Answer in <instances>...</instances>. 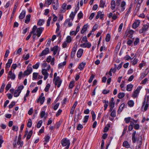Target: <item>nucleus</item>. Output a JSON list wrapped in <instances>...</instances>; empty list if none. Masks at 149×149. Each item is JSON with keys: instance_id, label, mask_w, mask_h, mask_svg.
Wrapping results in <instances>:
<instances>
[{"instance_id": "nucleus-49", "label": "nucleus", "mask_w": 149, "mask_h": 149, "mask_svg": "<svg viewBox=\"0 0 149 149\" xmlns=\"http://www.w3.org/2000/svg\"><path fill=\"white\" fill-rule=\"evenodd\" d=\"M80 88V86H77L74 92V94H76L78 92Z\"/></svg>"}, {"instance_id": "nucleus-10", "label": "nucleus", "mask_w": 149, "mask_h": 149, "mask_svg": "<svg viewBox=\"0 0 149 149\" xmlns=\"http://www.w3.org/2000/svg\"><path fill=\"white\" fill-rule=\"evenodd\" d=\"M49 52L48 48H46L44 50H43L42 52L39 55V56H42L44 55L47 54Z\"/></svg>"}, {"instance_id": "nucleus-33", "label": "nucleus", "mask_w": 149, "mask_h": 149, "mask_svg": "<svg viewBox=\"0 0 149 149\" xmlns=\"http://www.w3.org/2000/svg\"><path fill=\"white\" fill-rule=\"evenodd\" d=\"M135 57V55L133 57V58L134 59L132 61V65H135L136 64L138 61V60L136 58V57L134 58V57Z\"/></svg>"}, {"instance_id": "nucleus-29", "label": "nucleus", "mask_w": 149, "mask_h": 149, "mask_svg": "<svg viewBox=\"0 0 149 149\" xmlns=\"http://www.w3.org/2000/svg\"><path fill=\"white\" fill-rule=\"evenodd\" d=\"M66 64V61H64L63 63H59L58 65V67L59 68H62Z\"/></svg>"}, {"instance_id": "nucleus-22", "label": "nucleus", "mask_w": 149, "mask_h": 149, "mask_svg": "<svg viewBox=\"0 0 149 149\" xmlns=\"http://www.w3.org/2000/svg\"><path fill=\"white\" fill-rule=\"evenodd\" d=\"M133 86L131 84H129L127 86V91H131L133 87Z\"/></svg>"}, {"instance_id": "nucleus-12", "label": "nucleus", "mask_w": 149, "mask_h": 149, "mask_svg": "<svg viewBox=\"0 0 149 149\" xmlns=\"http://www.w3.org/2000/svg\"><path fill=\"white\" fill-rule=\"evenodd\" d=\"M146 102L149 103V95H145L144 98V100L143 103V105L142 106V108H143L144 105L146 104Z\"/></svg>"}, {"instance_id": "nucleus-41", "label": "nucleus", "mask_w": 149, "mask_h": 149, "mask_svg": "<svg viewBox=\"0 0 149 149\" xmlns=\"http://www.w3.org/2000/svg\"><path fill=\"white\" fill-rule=\"evenodd\" d=\"M50 138V137L48 135L46 136L44 138V141H46L47 142H48L49 141Z\"/></svg>"}, {"instance_id": "nucleus-45", "label": "nucleus", "mask_w": 149, "mask_h": 149, "mask_svg": "<svg viewBox=\"0 0 149 149\" xmlns=\"http://www.w3.org/2000/svg\"><path fill=\"white\" fill-rule=\"evenodd\" d=\"M70 19L69 18H68L66 19L64 23L63 24V25L64 26H66L67 25V24H68V23L70 22Z\"/></svg>"}, {"instance_id": "nucleus-36", "label": "nucleus", "mask_w": 149, "mask_h": 149, "mask_svg": "<svg viewBox=\"0 0 149 149\" xmlns=\"http://www.w3.org/2000/svg\"><path fill=\"white\" fill-rule=\"evenodd\" d=\"M33 32H34V29H32V31L30 32L29 34L26 37V40H28L29 39V38H30L31 37V34H32V33H33Z\"/></svg>"}, {"instance_id": "nucleus-64", "label": "nucleus", "mask_w": 149, "mask_h": 149, "mask_svg": "<svg viewBox=\"0 0 149 149\" xmlns=\"http://www.w3.org/2000/svg\"><path fill=\"white\" fill-rule=\"evenodd\" d=\"M83 13L81 11L78 14V18L79 19H81L83 16Z\"/></svg>"}, {"instance_id": "nucleus-16", "label": "nucleus", "mask_w": 149, "mask_h": 149, "mask_svg": "<svg viewBox=\"0 0 149 149\" xmlns=\"http://www.w3.org/2000/svg\"><path fill=\"white\" fill-rule=\"evenodd\" d=\"M26 15V11L24 10H23L21 12V13L20 14L19 16V18L20 19H23Z\"/></svg>"}, {"instance_id": "nucleus-13", "label": "nucleus", "mask_w": 149, "mask_h": 149, "mask_svg": "<svg viewBox=\"0 0 149 149\" xmlns=\"http://www.w3.org/2000/svg\"><path fill=\"white\" fill-rule=\"evenodd\" d=\"M8 74L10 76H8V78H9L11 79L12 80H14L15 79V74L13 73L12 72V70H10L8 73Z\"/></svg>"}, {"instance_id": "nucleus-59", "label": "nucleus", "mask_w": 149, "mask_h": 149, "mask_svg": "<svg viewBox=\"0 0 149 149\" xmlns=\"http://www.w3.org/2000/svg\"><path fill=\"white\" fill-rule=\"evenodd\" d=\"M74 82L73 81H71L69 85V87L70 88H72L74 86Z\"/></svg>"}, {"instance_id": "nucleus-61", "label": "nucleus", "mask_w": 149, "mask_h": 149, "mask_svg": "<svg viewBox=\"0 0 149 149\" xmlns=\"http://www.w3.org/2000/svg\"><path fill=\"white\" fill-rule=\"evenodd\" d=\"M83 126L82 125L80 124H79L77 127V129L78 130H80L83 128Z\"/></svg>"}, {"instance_id": "nucleus-14", "label": "nucleus", "mask_w": 149, "mask_h": 149, "mask_svg": "<svg viewBox=\"0 0 149 149\" xmlns=\"http://www.w3.org/2000/svg\"><path fill=\"white\" fill-rule=\"evenodd\" d=\"M140 23V21L138 20L133 23L132 25V27L133 28L135 29L139 26Z\"/></svg>"}, {"instance_id": "nucleus-5", "label": "nucleus", "mask_w": 149, "mask_h": 149, "mask_svg": "<svg viewBox=\"0 0 149 149\" xmlns=\"http://www.w3.org/2000/svg\"><path fill=\"white\" fill-rule=\"evenodd\" d=\"M141 89V87L140 86H139L137 87L136 89L134 91L133 94L132 95V97L133 98H135L138 97Z\"/></svg>"}, {"instance_id": "nucleus-48", "label": "nucleus", "mask_w": 149, "mask_h": 149, "mask_svg": "<svg viewBox=\"0 0 149 149\" xmlns=\"http://www.w3.org/2000/svg\"><path fill=\"white\" fill-rule=\"evenodd\" d=\"M42 123V121L41 120H39L36 126L38 128H40L41 126Z\"/></svg>"}, {"instance_id": "nucleus-2", "label": "nucleus", "mask_w": 149, "mask_h": 149, "mask_svg": "<svg viewBox=\"0 0 149 149\" xmlns=\"http://www.w3.org/2000/svg\"><path fill=\"white\" fill-rule=\"evenodd\" d=\"M136 134V131L132 133V142L133 143H135L136 141L139 142V148H141V145L142 144V139L141 136H139L138 139L135 137V135Z\"/></svg>"}, {"instance_id": "nucleus-60", "label": "nucleus", "mask_w": 149, "mask_h": 149, "mask_svg": "<svg viewBox=\"0 0 149 149\" xmlns=\"http://www.w3.org/2000/svg\"><path fill=\"white\" fill-rule=\"evenodd\" d=\"M17 144L18 145H20V146L22 147L23 144V141H21V140H17Z\"/></svg>"}, {"instance_id": "nucleus-44", "label": "nucleus", "mask_w": 149, "mask_h": 149, "mask_svg": "<svg viewBox=\"0 0 149 149\" xmlns=\"http://www.w3.org/2000/svg\"><path fill=\"white\" fill-rule=\"evenodd\" d=\"M40 63L39 62H37L35 65L33 66V68L34 69H37Z\"/></svg>"}, {"instance_id": "nucleus-7", "label": "nucleus", "mask_w": 149, "mask_h": 149, "mask_svg": "<svg viewBox=\"0 0 149 149\" xmlns=\"http://www.w3.org/2000/svg\"><path fill=\"white\" fill-rule=\"evenodd\" d=\"M52 4L53 8L54 10L57 9L59 6L58 0H52Z\"/></svg>"}, {"instance_id": "nucleus-27", "label": "nucleus", "mask_w": 149, "mask_h": 149, "mask_svg": "<svg viewBox=\"0 0 149 149\" xmlns=\"http://www.w3.org/2000/svg\"><path fill=\"white\" fill-rule=\"evenodd\" d=\"M18 5V3H15V6H14V7L13 9V12H12V15L13 16L14 15V14L15 12L16 9Z\"/></svg>"}, {"instance_id": "nucleus-40", "label": "nucleus", "mask_w": 149, "mask_h": 149, "mask_svg": "<svg viewBox=\"0 0 149 149\" xmlns=\"http://www.w3.org/2000/svg\"><path fill=\"white\" fill-rule=\"evenodd\" d=\"M50 85L49 84H47L46 85V86L45 88V91L46 92H47L48 91L50 87Z\"/></svg>"}, {"instance_id": "nucleus-54", "label": "nucleus", "mask_w": 149, "mask_h": 149, "mask_svg": "<svg viewBox=\"0 0 149 149\" xmlns=\"http://www.w3.org/2000/svg\"><path fill=\"white\" fill-rule=\"evenodd\" d=\"M56 25L57 26V28L56 30V32L57 33L58 32L60 29V25L58 23H56Z\"/></svg>"}, {"instance_id": "nucleus-17", "label": "nucleus", "mask_w": 149, "mask_h": 149, "mask_svg": "<svg viewBox=\"0 0 149 149\" xmlns=\"http://www.w3.org/2000/svg\"><path fill=\"white\" fill-rule=\"evenodd\" d=\"M45 100V97H39L38 99L37 100L36 102H40V103L41 104H43Z\"/></svg>"}, {"instance_id": "nucleus-42", "label": "nucleus", "mask_w": 149, "mask_h": 149, "mask_svg": "<svg viewBox=\"0 0 149 149\" xmlns=\"http://www.w3.org/2000/svg\"><path fill=\"white\" fill-rule=\"evenodd\" d=\"M110 35L109 33H108L106 36L105 40L107 42H109L110 40Z\"/></svg>"}, {"instance_id": "nucleus-19", "label": "nucleus", "mask_w": 149, "mask_h": 149, "mask_svg": "<svg viewBox=\"0 0 149 149\" xmlns=\"http://www.w3.org/2000/svg\"><path fill=\"white\" fill-rule=\"evenodd\" d=\"M111 8L112 10H113L115 8L116 3L114 0H112L111 3Z\"/></svg>"}, {"instance_id": "nucleus-21", "label": "nucleus", "mask_w": 149, "mask_h": 149, "mask_svg": "<svg viewBox=\"0 0 149 149\" xmlns=\"http://www.w3.org/2000/svg\"><path fill=\"white\" fill-rule=\"evenodd\" d=\"M86 63H85L82 62L80 64L78 68L80 70H83L84 67L85 65H86Z\"/></svg>"}, {"instance_id": "nucleus-26", "label": "nucleus", "mask_w": 149, "mask_h": 149, "mask_svg": "<svg viewBox=\"0 0 149 149\" xmlns=\"http://www.w3.org/2000/svg\"><path fill=\"white\" fill-rule=\"evenodd\" d=\"M88 26L87 25H85L83 26L82 30L81 31V33H83L85 31H86L87 29Z\"/></svg>"}, {"instance_id": "nucleus-38", "label": "nucleus", "mask_w": 149, "mask_h": 149, "mask_svg": "<svg viewBox=\"0 0 149 149\" xmlns=\"http://www.w3.org/2000/svg\"><path fill=\"white\" fill-rule=\"evenodd\" d=\"M128 104L130 107H132L134 106V102L133 100H130L128 102Z\"/></svg>"}, {"instance_id": "nucleus-11", "label": "nucleus", "mask_w": 149, "mask_h": 149, "mask_svg": "<svg viewBox=\"0 0 149 149\" xmlns=\"http://www.w3.org/2000/svg\"><path fill=\"white\" fill-rule=\"evenodd\" d=\"M87 43H84L81 45V46L83 48L87 47L90 48L91 46V43L88 42H87Z\"/></svg>"}, {"instance_id": "nucleus-32", "label": "nucleus", "mask_w": 149, "mask_h": 149, "mask_svg": "<svg viewBox=\"0 0 149 149\" xmlns=\"http://www.w3.org/2000/svg\"><path fill=\"white\" fill-rule=\"evenodd\" d=\"M111 116L113 117H115L116 116V111L115 109H113L111 112Z\"/></svg>"}, {"instance_id": "nucleus-28", "label": "nucleus", "mask_w": 149, "mask_h": 149, "mask_svg": "<svg viewBox=\"0 0 149 149\" xmlns=\"http://www.w3.org/2000/svg\"><path fill=\"white\" fill-rule=\"evenodd\" d=\"M125 96V94L123 93H119L118 95V97L119 99H121Z\"/></svg>"}, {"instance_id": "nucleus-25", "label": "nucleus", "mask_w": 149, "mask_h": 149, "mask_svg": "<svg viewBox=\"0 0 149 149\" xmlns=\"http://www.w3.org/2000/svg\"><path fill=\"white\" fill-rule=\"evenodd\" d=\"M105 2L102 0H100L99 7L101 8H104L105 6Z\"/></svg>"}, {"instance_id": "nucleus-37", "label": "nucleus", "mask_w": 149, "mask_h": 149, "mask_svg": "<svg viewBox=\"0 0 149 149\" xmlns=\"http://www.w3.org/2000/svg\"><path fill=\"white\" fill-rule=\"evenodd\" d=\"M140 40L139 39V38H137L135 39V40L134 42V46L138 44Z\"/></svg>"}, {"instance_id": "nucleus-24", "label": "nucleus", "mask_w": 149, "mask_h": 149, "mask_svg": "<svg viewBox=\"0 0 149 149\" xmlns=\"http://www.w3.org/2000/svg\"><path fill=\"white\" fill-rule=\"evenodd\" d=\"M31 15L29 14L26 16V19L25 20V23H28L30 21V19L31 18Z\"/></svg>"}, {"instance_id": "nucleus-63", "label": "nucleus", "mask_w": 149, "mask_h": 149, "mask_svg": "<svg viewBox=\"0 0 149 149\" xmlns=\"http://www.w3.org/2000/svg\"><path fill=\"white\" fill-rule=\"evenodd\" d=\"M66 42H70L71 41V37L70 36H68L67 37Z\"/></svg>"}, {"instance_id": "nucleus-6", "label": "nucleus", "mask_w": 149, "mask_h": 149, "mask_svg": "<svg viewBox=\"0 0 149 149\" xmlns=\"http://www.w3.org/2000/svg\"><path fill=\"white\" fill-rule=\"evenodd\" d=\"M32 72V69L31 67L27 66V69L24 72L23 75L24 76L28 75Z\"/></svg>"}, {"instance_id": "nucleus-62", "label": "nucleus", "mask_w": 149, "mask_h": 149, "mask_svg": "<svg viewBox=\"0 0 149 149\" xmlns=\"http://www.w3.org/2000/svg\"><path fill=\"white\" fill-rule=\"evenodd\" d=\"M123 26V23H121L120 25H119V26L118 28V31L119 32H120L121 31V30L122 29V27Z\"/></svg>"}, {"instance_id": "nucleus-52", "label": "nucleus", "mask_w": 149, "mask_h": 149, "mask_svg": "<svg viewBox=\"0 0 149 149\" xmlns=\"http://www.w3.org/2000/svg\"><path fill=\"white\" fill-rule=\"evenodd\" d=\"M89 118V116H84V121L83 122L84 123H86L88 120Z\"/></svg>"}, {"instance_id": "nucleus-47", "label": "nucleus", "mask_w": 149, "mask_h": 149, "mask_svg": "<svg viewBox=\"0 0 149 149\" xmlns=\"http://www.w3.org/2000/svg\"><path fill=\"white\" fill-rule=\"evenodd\" d=\"M42 73L43 75L48 74V73L47 72V70L45 69H42Z\"/></svg>"}, {"instance_id": "nucleus-8", "label": "nucleus", "mask_w": 149, "mask_h": 149, "mask_svg": "<svg viewBox=\"0 0 149 149\" xmlns=\"http://www.w3.org/2000/svg\"><path fill=\"white\" fill-rule=\"evenodd\" d=\"M104 15V14L102 13L101 11H99L97 13V14L95 17V19H97L99 18V17H100V19H103Z\"/></svg>"}, {"instance_id": "nucleus-51", "label": "nucleus", "mask_w": 149, "mask_h": 149, "mask_svg": "<svg viewBox=\"0 0 149 149\" xmlns=\"http://www.w3.org/2000/svg\"><path fill=\"white\" fill-rule=\"evenodd\" d=\"M22 49L21 48H19L16 51V55L18 54L19 55L20 54V53L22 51Z\"/></svg>"}, {"instance_id": "nucleus-9", "label": "nucleus", "mask_w": 149, "mask_h": 149, "mask_svg": "<svg viewBox=\"0 0 149 149\" xmlns=\"http://www.w3.org/2000/svg\"><path fill=\"white\" fill-rule=\"evenodd\" d=\"M134 31L132 30H127L126 36H128V35H130L128 36V37L130 38H132L133 37V35L134 33Z\"/></svg>"}, {"instance_id": "nucleus-53", "label": "nucleus", "mask_w": 149, "mask_h": 149, "mask_svg": "<svg viewBox=\"0 0 149 149\" xmlns=\"http://www.w3.org/2000/svg\"><path fill=\"white\" fill-rule=\"evenodd\" d=\"M58 47L57 46H55L53 48H51V51H58Z\"/></svg>"}, {"instance_id": "nucleus-31", "label": "nucleus", "mask_w": 149, "mask_h": 149, "mask_svg": "<svg viewBox=\"0 0 149 149\" xmlns=\"http://www.w3.org/2000/svg\"><path fill=\"white\" fill-rule=\"evenodd\" d=\"M32 121L31 119L29 118L28 120V122L27 124V126L28 127L30 128L32 126Z\"/></svg>"}, {"instance_id": "nucleus-30", "label": "nucleus", "mask_w": 149, "mask_h": 149, "mask_svg": "<svg viewBox=\"0 0 149 149\" xmlns=\"http://www.w3.org/2000/svg\"><path fill=\"white\" fill-rule=\"evenodd\" d=\"M33 134V131L31 130L29 132L27 136L26 139L27 140L29 139L31 136Z\"/></svg>"}, {"instance_id": "nucleus-56", "label": "nucleus", "mask_w": 149, "mask_h": 149, "mask_svg": "<svg viewBox=\"0 0 149 149\" xmlns=\"http://www.w3.org/2000/svg\"><path fill=\"white\" fill-rule=\"evenodd\" d=\"M38 74V73L36 72H34L33 73V79H37Z\"/></svg>"}, {"instance_id": "nucleus-15", "label": "nucleus", "mask_w": 149, "mask_h": 149, "mask_svg": "<svg viewBox=\"0 0 149 149\" xmlns=\"http://www.w3.org/2000/svg\"><path fill=\"white\" fill-rule=\"evenodd\" d=\"M83 50L82 49H80L78 51L77 53V56L78 58L81 57L83 53Z\"/></svg>"}, {"instance_id": "nucleus-35", "label": "nucleus", "mask_w": 149, "mask_h": 149, "mask_svg": "<svg viewBox=\"0 0 149 149\" xmlns=\"http://www.w3.org/2000/svg\"><path fill=\"white\" fill-rule=\"evenodd\" d=\"M131 124L128 127V130L129 131H131L133 129V125L134 124L133 122L132 121H130Z\"/></svg>"}, {"instance_id": "nucleus-1", "label": "nucleus", "mask_w": 149, "mask_h": 149, "mask_svg": "<svg viewBox=\"0 0 149 149\" xmlns=\"http://www.w3.org/2000/svg\"><path fill=\"white\" fill-rule=\"evenodd\" d=\"M34 29V32L33 33V38L34 40H35L36 38V36L38 37H40L42 31H43L44 28L42 27H40L37 28V26L36 25H34L32 29Z\"/></svg>"}, {"instance_id": "nucleus-23", "label": "nucleus", "mask_w": 149, "mask_h": 149, "mask_svg": "<svg viewBox=\"0 0 149 149\" xmlns=\"http://www.w3.org/2000/svg\"><path fill=\"white\" fill-rule=\"evenodd\" d=\"M21 92V91H19L18 90H17V89L16 90H15V92L14 94V97H17L18 96L20 93Z\"/></svg>"}, {"instance_id": "nucleus-3", "label": "nucleus", "mask_w": 149, "mask_h": 149, "mask_svg": "<svg viewBox=\"0 0 149 149\" xmlns=\"http://www.w3.org/2000/svg\"><path fill=\"white\" fill-rule=\"evenodd\" d=\"M61 143L63 146H66L65 149H68L70 144V142L69 140L66 138H63L61 140Z\"/></svg>"}, {"instance_id": "nucleus-4", "label": "nucleus", "mask_w": 149, "mask_h": 149, "mask_svg": "<svg viewBox=\"0 0 149 149\" xmlns=\"http://www.w3.org/2000/svg\"><path fill=\"white\" fill-rule=\"evenodd\" d=\"M126 4V2L125 1H123L121 2L120 6L118 8L116 7V9H118L120 12H123L125 9Z\"/></svg>"}, {"instance_id": "nucleus-46", "label": "nucleus", "mask_w": 149, "mask_h": 149, "mask_svg": "<svg viewBox=\"0 0 149 149\" xmlns=\"http://www.w3.org/2000/svg\"><path fill=\"white\" fill-rule=\"evenodd\" d=\"M131 120V118L130 117H128L126 118H125V121L126 123H128L130 122V120Z\"/></svg>"}, {"instance_id": "nucleus-18", "label": "nucleus", "mask_w": 149, "mask_h": 149, "mask_svg": "<svg viewBox=\"0 0 149 149\" xmlns=\"http://www.w3.org/2000/svg\"><path fill=\"white\" fill-rule=\"evenodd\" d=\"M67 6V4L66 3H64L63 4L62 6V8L63 9H61L60 10L61 12V13H64L66 11V7Z\"/></svg>"}, {"instance_id": "nucleus-57", "label": "nucleus", "mask_w": 149, "mask_h": 149, "mask_svg": "<svg viewBox=\"0 0 149 149\" xmlns=\"http://www.w3.org/2000/svg\"><path fill=\"white\" fill-rule=\"evenodd\" d=\"M44 22L43 20L40 19L37 22V24L39 26H41L42 24V22Z\"/></svg>"}, {"instance_id": "nucleus-34", "label": "nucleus", "mask_w": 149, "mask_h": 149, "mask_svg": "<svg viewBox=\"0 0 149 149\" xmlns=\"http://www.w3.org/2000/svg\"><path fill=\"white\" fill-rule=\"evenodd\" d=\"M61 81H55V85L56 86L57 85V87L59 88L61 84Z\"/></svg>"}, {"instance_id": "nucleus-39", "label": "nucleus", "mask_w": 149, "mask_h": 149, "mask_svg": "<svg viewBox=\"0 0 149 149\" xmlns=\"http://www.w3.org/2000/svg\"><path fill=\"white\" fill-rule=\"evenodd\" d=\"M75 15V14L73 12H71L70 15L69 17L70 18V19H71L72 21L73 20Z\"/></svg>"}, {"instance_id": "nucleus-20", "label": "nucleus", "mask_w": 149, "mask_h": 149, "mask_svg": "<svg viewBox=\"0 0 149 149\" xmlns=\"http://www.w3.org/2000/svg\"><path fill=\"white\" fill-rule=\"evenodd\" d=\"M123 146L126 148H128L130 147V145L127 141H125L123 143Z\"/></svg>"}, {"instance_id": "nucleus-43", "label": "nucleus", "mask_w": 149, "mask_h": 149, "mask_svg": "<svg viewBox=\"0 0 149 149\" xmlns=\"http://www.w3.org/2000/svg\"><path fill=\"white\" fill-rule=\"evenodd\" d=\"M149 27L148 25L147 24L144 25L142 27L143 29L144 30V31H146Z\"/></svg>"}, {"instance_id": "nucleus-55", "label": "nucleus", "mask_w": 149, "mask_h": 149, "mask_svg": "<svg viewBox=\"0 0 149 149\" xmlns=\"http://www.w3.org/2000/svg\"><path fill=\"white\" fill-rule=\"evenodd\" d=\"M15 104V102H12L11 104L9 105V108L10 109L12 108Z\"/></svg>"}, {"instance_id": "nucleus-50", "label": "nucleus", "mask_w": 149, "mask_h": 149, "mask_svg": "<svg viewBox=\"0 0 149 149\" xmlns=\"http://www.w3.org/2000/svg\"><path fill=\"white\" fill-rule=\"evenodd\" d=\"M149 103H147V102H146V104L144 105L145 107H144V111H146L147 110L148 107L149 106Z\"/></svg>"}, {"instance_id": "nucleus-58", "label": "nucleus", "mask_w": 149, "mask_h": 149, "mask_svg": "<svg viewBox=\"0 0 149 149\" xmlns=\"http://www.w3.org/2000/svg\"><path fill=\"white\" fill-rule=\"evenodd\" d=\"M124 106L125 104L123 103L119 107L118 111H121Z\"/></svg>"}]
</instances>
